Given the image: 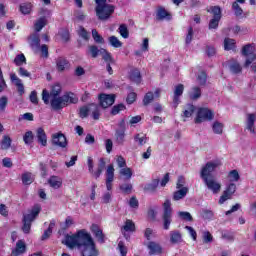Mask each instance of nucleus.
Wrapping results in <instances>:
<instances>
[{"instance_id":"obj_60","label":"nucleus","mask_w":256,"mask_h":256,"mask_svg":"<svg viewBox=\"0 0 256 256\" xmlns=\"http://www.w3.org/2000/svg\"><path fill=\"white\" fill-rule=\"evenodd\" d=\"M78 35H80V37H82V39H84L85 41L89 40V32H87V30H85L83 26L79 28Z\"/></svg>"},{"instance_id":"obj_12","label":"nucleus","mask_w":256,"mask_h":256,"mask_svg":"<svg viewBox=\"0 0 256 256\" xmlns=\"http://www.w3.org/2000/svg\"><path fill=\"white\" fill-rule=\"evenodd\" d=\"M52 143L56 145V147L65 149V147H67V138L61 132L55 133L52 135Z\"/></svg>"},{"instance_id":"obj_13","label":"nucleus","mask_w":256,"mask_h":256,"mask_svg":"<svg viewBox=\"0 0 256 256\" xmlns=\"http://www.w3.org/2000/svg\"><path fill=\"white\" fill-rule=\"evenodd\" d=\"M100 105L103 109H107V107H111L113 103H115V95L112 94H101L99 97Z\"/></svg>"},{"instance_id":"obj_40","label":"nucleus","mask_w":256,"mask_h":256,"mask_svg":"<svg viewBox=\"0 0 256 256\" xmlns=\"http://www.w3.org/2000/svg\"><path fill=\"white\" fill-rule=\"evenodd\" d=\"M130 79L134 83H141V72H139L137 69L132 70L130 73Z\"/></svg>"},{"instance_id":"obj_47","label":"nucleus","mask_w":256,"mask_h":256,"mask_svg":"<svg viewBox=\"0 0 256 256\" xmlns=\"http://www.w3.org/2000/svg\"><path fill=\"white\" fill-rule=\"evenodd\" d=\"M228 179L230 183H236L240 179L239 172L237 170L230 171L228 174Z\"/></svg>"},{"instance_id":"obj_33","label":"nucleus","mask_w":256,"mask_h":256,"mask_svg":"<svg viewBox=\"0 0 256 256\" xmlns=\"http://www.w3.org/2000/svg\"><path fill=\"white\" fill-rule=\"evenodd\" d=\"M134 141L138 145L143 146V145H145V143H147L148 138H147V135H145L143 133H138L134 136Z\"/></svg>"},{"instance_id":"obj_23","label":"nucleus","mask_w":256,"mask_h":256,"mask_svg":"<svg viewBox=\"0 0 256 256\" xmlns=\"http://www.w3.org/2000/svg\"><path fill=\"white\" fill-rule=\"evenodd\" d=\"M183 91H185V86H183V84L175 86L173 103L176 104V107L179 105V97L183 95Z\"/></svg>"},{"instance_id":"obj_27","label":"nucleus","mask_w":256,"mask_h":256,"mask_svg":"<svg viewBox=\"0 0 256 256\" xmlns=\"http://www.w3.org/2000/svg\"><path fill=\"white\" fill-rule=\"evenodd\" d=\"M40 43L41 40L39 39L38 34H33L32 36H30V46L32 47V49L38 51Z\"/></svg>"},{"instance_id":"obj_38","label":"nucleus","mask_w":256,"mask_h":256,"mask_svg":"<svg viewBox=\"0 0 256 256\" xmlns=\"http://www.w3.org/2000/svg\"><path fill=\"white\" fill-rule=\"evenodd\" d=\"M45 25H47V18L42 17V18L38 19L36 21V23L34 24L35 31H37V33H39V31H41V29H43V27H45Z\"/></svg>"},{"instance_id":"obj_37","label":"nucleus","mask_w":256,"mask_h":256,"mask_svg":"<svg viewBox=\"0 0 256 256\" xmlns=\"http://www.w3.org/2000/svg\"><path fill=\"white\" fill-rule=\"evenodd\" d=\"M35 181V178L33 177V174L26 172L22 175V183L23 185H31Z\"/></svg>"},{"instance_id":"obj_7","label":"nucleus","mask_w":256,"mask_h":256,"mask_svg":"<svg viewBox=\"0 0 256 256\" xmlns=\"http://www.w3.org/2000/svg\"><path fill=\"white\" fill-rule=\"evenodd\" d=\"M215 114L209 108H198L195 123H204V121H213Z\"/></svg>"},{"instance_id":"obj_51","label":"nucleus","mask_w":256,"mask_h":256,"mask_svg":"<svg viewBox=\"0 0 256 256\" xmlns=\"http://www.w3.org/2000/svg\"><path fill=\"white\" fill-rule=\"evenodd\" d=\"M14 63L17 65V67H21L23 63H27V59L25 58L24 54H18L14 59Z\"/></svg>"},{"instance_id":"obj_48","label":"nucleus","mask_w":256,"mask_h":256,"mask_svg":"<svg viewBox=\"0 0 256 256\" xmlns=\"http://www.w3.org/2000/svg\"><path fill=\"white\" fill-rule=\"evenodd\" d=\"M11 147V137L9 136H3V139L1 141V149L4 151H7Z\"/></svg>"},{"instance_id":"obj_15","label":"nucleus","mask_w":256,"mask_h":256,"mask_svg":"<svg viewBox=\"0 0 256 256\" xmlns=\"http://www.w3.org/2000/svg\"><path fill=\"white\" fill-rule=\"evenodd\" d=\"M255 119H256L255 114H247V118H246V129H247V131H249L250 133H252V135H255V133H256V129H255Z\"/></svg>"},{"instance_id":"obj_52","label":"nucleus","mask_w":256,"mask_h":256,"mask_svg":"<svg viewBox=\"0 0 256 256\" xmlns=\"http://www.w3.org/2000/svg\"><path fill=\"white\" fill-rule=\"evenodd\" d=\"M8 103H9V98H7V96H2L0 98V113H3V111H5Z\"/></svg>"},{"instance_id":"obj_36","label":"nucleus","mask_w":256,"mask_h":256,"mask_svg":"<svg viewBox=\"0 0 256 256\" xmlns=\"http://www.w3.org/2000/svg\"><path fill=\"white\" fill-rule=\"evenodd\" d=\"M100 55L107 64L113 63V57L111 56V53H109V51H107L106 49L101 48Z\"/></svg>"},{"instance_id":"obj_22","label":"nucleus","mask_w":256,"mask_h":256,"mask_svg":"<svg viewBox=\"0 0 256 256\" xmlns=\"http://www.w3.org/2000/svg\"><path fill=\"white\" fill-rule=\"evenodd\" d=\"M36 137H37L38 143L42 144V147L47 146V134H45V130L43 128H38L36 130Z\"/></svg>"},{"instance_id":"obj_9","label":"nucleus","mask_w":256,"mask_h":256,"mask_svg":"<svg viewBox=\"0 0 256 256\" xmlns=\"http://www.w3.org/2000/svg\"><path fill=\"white\" fill-rule=\"evenodd\" d=\"M61 84H55L51 87L50 93L47 89L42 91V100L44 101L45 105H49V98L51 97H59L61 96Z\"/></svg>"},{"instance_id":"obj_28","label":"nucleus","mask_w":256,"mask_h":256,"mask_svg":"<svg viewBox=\"0 0 256 256\" xmlns=\"http://www.w3.org/2000/svg\"><path fill=\"white\" fill-rule=\"evenodd\" d=\"M58 71H65L69 67V62L67 59L60 57L56 61Z\"/></svg>"},{"instance_id":"obj_57","label":"nucleus","mask_w":256,"mask_h":256,"mask_svg":"<svg viewBox=\"0 0 256 256\" xmlns=\"http://www.w3.org/2000/svg\"><path fill=\"white\" fill-rule=\"evenodd\" d=\"M232 8H233L234 13H235V15H236L237 17L243 15V9H241V6H239V3L234 2V3L232 4Z\"/></svg>"},{"instance_id":"obj_30","label":"nucleus","mask_w":256,"mask_h":256,"mask_svg":"<svg viewBox=\"0 0 256 256\" xmlns=\"http://www.w3.org/2000/svg\"><path fill=\"white\" fill-rule=\"evenodd\" d=\"M133 231H135V223L131 220H126L122 227V233H133Z\"/></svg>"},{"instance_id":"obj_39","label":"nucleus","mask_w":256,"mask_h":256,"mask_svg":"<svg viewBox=\"0 0 256 256\" xmlns=\"http://www.w3.org/2000/svg\"><path fill=\"white\" fill-rule=\"evenodd\" d=\"M193 113H195V107L193 106V104H188L184 108L182 117L189 118L191 117V115H193Z\"/></svg>"},{"instance_id":"obj_14","label":"nucleus","mask_w":256,"mask_h":256,"mask_svg":"<svg viewBox=\"0 0 256 256\" xmlns=\"http://www.w3.org/2000/svg\"><path fill=\"white\" fill-rule=\"evenodd\" d=\"M10 79L12 83L17 87L18 93L23 95L25 93V86L23 85V80L17 77L15 73L10 74Z\"/></svg>"},{"instance_id":"obj_42","label":"nucleus","mask_w":256,"mask_h":256,"mask_svg":"<svg viewBox=\"0 0 256 256\" xmlns=\"http://www.w3.org/2000/svg\"><path fill=\"white\" fill-rule=\"evenodd\" d=\"M118 33L123 39H129V29L127 28V25L121 24L118 28Z\"/></svg>"},{"instance_id":"obj_10","label":"nucleus","mask_w":256,"mask_h":256,"mask_svg":"<svg viewBox=\"0 0 256 256\" xmlns=\"http://www.w3.org/2000/svg\"><path fill=\"white\" fill-rule=\"evenodd\" d=\"M207 189L211 191L214 195H217V193H221V182H219L215 178H206L203 180Z\"/></svg>"},{"instance_id":"obj_18","label":"nucleus","mask_w":256,"mask_h":256,"mask_svg":"<svg viewBox=\"0 0 256 256\" xmlns=\"http://www.w3.org/2000/svg\"><path fill=\"white\" fill-rule=\"evenodd\" d=\"M48 184L52 189H61L63 187V179L59 176H51L48 179Z\"/></svg>"},{"instance_id":"obj_43","label":"nucleus","mask_w":256,"mask_h":256,"mask_svg":"<svg viewBox=\"0 0 256 256\" xmlns=\"http://www.w3.org/2000/svg\"><path fill=\"white\" fill-rule=\"evenodd\" d=\"M88 51L91 54V57H93V59H97V57H99V55H101V49H99L95 45L89 46Z\"/></svg>"},{"instance_id":"obj_55","label":"nucleus","mask_w":256,"mask_h":256,"mask_svg":"<svg viewBox=\"0 0 256 256\" xmlns=\"http://www.w3.org/2000/svg\"><path fill=\"white\" fill-rule=\"evenodd\" d=\"M23 140L26 143V145H31L33 143V132L31 131L26 132L23 137Z\"/></svg>"},{"instance_id":"obj_20","label":"nucleus","mask_w":256,"mask_h":256,"mask_svg":"<svg viewBox=\"0 0 256 256\" xmlns=\"http://www.w3.org/2000/svg\"><path fill=\"white\" fill-rule=\"evenodd\" d=\"M187 193H189L188 187L180 188L173 193V200L181 201V199H185V197H187Z\"/></svg>"},{"instance_id":"obj_32","label":"nucleus","mask_w":256,"mask_h":256,"mask_svg":"<svg viewBox=\"0 0 256 256\" xmlns=\"http://www.w3.org/2000/svg\"><path fill=\"white\" fill-rule=\"evenodd\" d=\"M104 170H105V160L101 158L99 160L97 171L93 173V177H95V179H99V177H101V173H103Z\"/></svg>"},{"instance_id":"obj_16","label":"nucleus","mask_w":256,"mask_h":256,"mask_svg":"<svg viewBox=\"0 0 256 256\" xmlns=\"http://www.w3.org/2000/svg\"><path fill=\"white\" fill-rule=\"evenodd\" d=\"M170 235V243L172 245H179V243H183V235L178 230H172L169 233Z\"/></svg>"},{"instance_id":"obj_46","label":"nucleus","mask_w":256,"mask_h":256,"mask_svg":"<svg viewBox=\"0 0 256 256\" xmlns=\"http://www.w3.org/2000/svg\"><path fill=\"white\" fill-rule=\"evenodd\" d=\"M157 187H159V179H154L151 183L146 184L144 189L145 191H155Z\"/></svg>"},{"instance_id":"obj_26","label":"nucleus","mask_w":256,"mask_h":256,"mask_svg":"<svg viewBox=\"0 0 256 256\" xmlns=\"http://www.w3.org/2000/svg\"><path fill=\"white\" fill-rule=\"evenodd\" d=\"M225 125H223V123L219 122V121H215L212 124V131L215 135H223V129H224Z\"/></svg>"},{"instance_id":"obj_62","label":"nucleus","mask_w":256,"mask_h":256,"mask_svg":"<svg viewBox=\"0 0 256 256\" xmlns=\"http://www.w3.org/2000/svg\"><path fill=\"white\" fill-rule=\"evenodd\" d=\"M124 109H125V105L118 104L112 108L111 113H112V115H117V114H119L120 111H124Z\"/></svg>"},{"instance_id":"obj_64","label":"nucleus","mask_w":256,"mask_h":256,"mask_svg":"<svg viewBox=\"0 0 256 256\" xmlns=\"http://www.w3.org/2000/svg\"><path fill=\"white\" fill-rule=\"evenodd\" d=\"M118 249L121 256H127V247H125V244L122 241L118 243Z\"/></svg>"},{"instance_id":"obj_54","label":"nucleus","mask_w":256,"mask_h":256,"mask_svg":"<svg viewBox=\"0 0 256 256\" xmlns=\"http://www.w3.org/2000/svg\"><path fill=\"white\" fill-rule=\"evenodd\" d=\"M178 217L180 219H183L184 221H193V216H191V213L189 212H178Z\"/></svg>"},{"instance_id":"obj_6","label":"nucleus","mask_w":256,"mask_h":256,"mask_svg":"<svg viewBox=\"0 0 256 256\" xmlns=\"http://www.w3.org/2000/svg\"><path fill=\"white\" fill-rule=\"evenodd\" d=\"M217 167H221V160H212L205 164L204 167H202L200 172L201 179H211L213 176H211V173L215 172V169Z\"/></svg>"},{"instance_id":"obj_45","label":"nucleus","mask_w":256,"mask_h":256,"mask_svg":"<svg viewBox=\"0 0 256 256\" xmlns=\"http://www.w3.org/2000/svg\"><path fill=\"white\" fill-rule=\"evenodd\" d=\"M32 9H33V4L31 3H23L20 5V11L21 13H23V15H29Z\"/></svg>"},{"instance_id":"obj_59","label":"nucleus","mask_w":256,"mask_h":256,"mask_svg":"<svg viewBox=\"0 0 256 256\" xmlns=\"http://www.w3.org/2000/svg\"><path fill=\"white\" fill-rule=\"evenodd\" d=\"M197 81L200 85H205V83H207V74L205 72H200Z\"/></svg>"},{"instance_id":"obj_56","label":"nucleus","mask_w":256,"mask_h":256,"mask_svg":"<svg viewBox=\"0 0 256 256\" xmlns=\"http://www.w3.org/2000/svg\"><path fill=\"white\" fill-rule=\"evenodd\" d=\"M203 242L204 243H212L213 242V235H211V232L204 231L202 234Z\"/></svg>"},{"instance_id":"obj_50","label":"nucleus","mask_w":256,"mask_h":256,"mask_svg":"<svg viewBox=\"0 0 256 256\" xmlns=\"http://www.w3.org/2000/svg\"><path fill=\"white\" fill-rule=\"evenodd\" d=\"M120 175H122L123 177H125V179L129 180L131 179V177H133V171L131 170V168H122L120 169Z\"/></svg>"},{"instance_id":"obj_11","label":"nucleus","mask_w":256,"mask_h":256,"mask_svg":"<svg viewBox=\"0 0 256 256\" xmlns=\"http://www.w3.org/2000/svg\"><path fill=\"white\" fill-rule=\"evenodd\" d=\"M236 191H237V186L234 183L229 184L226 190L223 192L222 196L220 197L219 204L223 205L225 201H229V199L233 197Z\"/></svg>"},{"instance_id":"obj_31","label":"nucleus","mask_w":256,"mask_h":256,"mask_svg":"<svg viewBox=\"0 0 256 256\" xmlns=\"http://www.w3.org/2000/svg\"><path fill=\"white\" fill-rule=\"evenodd\" d=\"M115 179V168L113 165H109L106 170V182L113 183Z\"/></svg>"},{"instance_id":"obj_29","label":"nucleus","mask_w":256,"mask_h":256,"mask_svg":"<svg viewBox=\"0 0 256 256\" xmlns=\"http://www.w3.org/2000/svg\"><path fill=\"white\" fill-rule=\"evenodd\" d=\"M108 42L111 45V47H114L115 49H119L123 47V42L117 38V36H110L108 38Z\"/></svg>"},{"instance_id":"obj_58","label":"nucleus","mask_w":256,"mask_h":256,"mask_svg":"<svg viewBox=\"0 0 256 256\" xmlns=\"http://www.w3.org/2000/svg\"><path fill=\"white\" fill-rule=\"evenodd\" d=\"M120 189L123 193H131V191L133 190V185L130 183H125L120 185Z\"/></svg>"},{"instance_id":"obj_17","label":"nucleus","mask_w":256,"mask_h":256,"mask_svg":"<svg viewBox=\"0 0 256 256\" xmlns=\"http://www.w3.org/2000/svg\"><path fill=\"white\" fill-rule=\"evenodd\" d=\"M147 247L149 249V255H161L163 253V248L157 242H149Z\"/></svg>"},{"instance_id":"obj_25","label":"nucleus","mask_w":256,"mask_h":256,"mask_svg":"<svg viewBox=\"0 0 256 256\" xmlns=\"http://www.w3.org/2000/svg\"><path fill=\"white\" fill-rule=\"evenodd\" d=\"M157 19L159 21H163V19H167V21H171V14L165 10L163 7H159L157 10Z\"/></svg>"},{"instance_id":"obj_4","label":"nucleus","mask_w":256,"mask_h":256,"mask_svg":"<svg viewBox=\"0 0 256 256\" xmlns=\"http://www.w3.org/2000/svg\"><path fill=\"white\" fill-rule=\"evenodd\" d=\"M39 213H41V205L36 204L29 214L24 215L22 227L23 233H29L31 231V223H33L34 219H37Z\"/></svg>"},{"instance_id":"obj_3","label":"nucleus","mask_w":256,"mask_h":256,"mask_svg":"<svg viewBox=\"0 0 256 256\" xmlns=\"http://www.w3.org/2000/svg\"><path fill=\"white\" fill-rule=\"evenodd\" d=\"M115 13V6L107 0H96V15L100 21H107Z\"/></svg>"},{"instance_id":"obj_1","label":"nucleus","mask_w":256,"mask_h":256,"mask_svg":"<svg viewBox=\"0 0 256 256\" xmlns=\"http://www.w3.org/2000/svg\"><path fill=\"white\" fill-rule=\"evenodd\" d=\"M63 245H66L68 249H75L77 247L82 256H97V248H95V242L91 234L87 230H79L74 235H66L62 240Z\"/></svg>"},{"instance_id":"obj_53","label":"nucleus","mask_w":256,"mask_h":256,"mask_svg":"<svg viewBox=\"0 0 256 256\" xmlns=\"http://www.w3.org/2000/svg\"><path fill=\"white\" fill-rule=\"evenodd\" d=\"M210 11L214 15L213 18L221 19V8L219 6L211 7Z\"/></svg>"},{"instance_id":"obj_44","label":"nucleus","mask_w":256,"mask_h":256,"mask_svg":"<svg viewBox=\"0 0 256 256\" xmlns=\"http://www.w3.org/2000/svg\"><path fill=\"white\" fill-rule=\"evenodd\" d=\"M224 49L225 51H231L232 49H235V40L231 38H225Z\"/></svg>"},{"instance_id":"obj_8","label":"nucleus","mask_w":256,"mask_h":256,"mask_svg":"<svg viewBox=\"0 0 256 256\" xmlns=\"http://www.w3.org/2000/svg\"><path fill=\"white\" fill-rule=\"evenodd\" d=\"M242 55L246 58V61L244 63V67L247 69L253 61H256V55H255V47L251 44H247L242 48Z\"/></svg>"},{"instance_id":"obj_2","label":"nucleus","mask_w":256,"mask_h":256,"mask_svg":"<svg viewBox=\"0 0 256 256\" xmlns=\"http://www.w3.org/2000/svg\"><path fill=\"white\" fill-rule=\"evenodd\" d=\"M78 99L74 93H67L63 96H54L49 98V103L54 111H59L63 107H67L69 103H77Z\"/></svg>"},{"instance_id":"obj_24","label":"nucleus","mask_w":256,"mask_h":256,"mask_svg":"<svg viewBox=\"0 0 256 256\" xmlns=\"http://www.w3.org/2000/svg\"><path fill=\"white\" fill-rule=\"evenodd\" d=\"M25 249H26L25 242H24L23 240H19V241L16 243V248H15V250L12 251V255H13V256L23 255V253H25Z\"/></svg>"},{"instance_id":"obj_5","label":"nucleus","mask_w":256,"mask_h":256,"mask_svg":"<svg viewBox=\"0 0 256 256\" xmlns=\"http://www.w3.org/2000/svg\"><path fill=\"white\" fill-rule=\"evenodd\" d=\"M163 229L169 231L171 223L173 222V208H171V200H165L163 203Z\"/></svg>"},{"instance_id":"obj_19","label":"nucleus","mask_w":256,"mask_h":256,"mask_svg":"<svg viewBox=\"0 0 256 256\" xmlns=\"http://www.w3.org/2000/svg\"><path fill=\"white\" fill-rule=\"evenodd\" d=\"M91 231L93 235L96 237L98 243H105V235H103V231L99 229V226L93 224L91 226Z\"/></svg>"},{"instance_id":"obj_61","label":"nucleus","mask_w":256,"mask_h":256,"mask_svg":"<svg viewBox=\"0 0 256 256\" xmlns=\"http://www.w3.org/2000/svg\"><path fill=\"white\" fill-rule=\"evenodd\" d=\"M219 21H221V18H212L209 23V29H217Z\"/></svg>"},{"instance_id":"obj_41","label":"nucleus","mask_w":256,"mask_h":256,"mask_svg":"<svg viewBox=\"0 0 256 256\" xmlns=\"http://www.w3.org/2000/svg\"><path fill=\"white\" fill-rule=\"evenodd\" d=\"M115 137H116L117 143H119L120 145H123V143H125V130L117 129L115 133Z\"/></svg>"},{"instance_id":"obj_63","label":"nucleus","mask_w":256,"mask_h":256,"mask_svg":"<svg viewBox=\"0 0 256 256\" xmlns=\"http://www.w3.org/2000/svg\"><path fill=\"white\" fill-rule=\"evenodd\" d=\"M193 41V28H188V33L186 35L185 43L186 45H189Z\"/></svg>"},{"instance_id":"obj_34","label":"nucleus","mask_w":256,"mask_h":256,"mask_svg":"<svg viewBox=\"0 0 256 256\" xmlns=\"http://www.w3.org/2000/svg\"><path fill=\"white\" fill-rule=\"evenodd\" d=\"M189 97L193 101L199 99V97H201V88L197 86L192 87V89L189 92Z\"/></svg>"},{"instance_id":"obj_35","label":"nucleus","mask_w":256,"mask_h":256,"mask_svg":"<svg viewBox=\"0 0 256 256\" xmlns=\"http://www.w3.org/2000/svg\"><path fill=\"white\" fill-rule=\"evenodd\" d=\"M229 69H230L231 73H233L234 75H237V74L241 73V71H243L241 64H239V62H237V61H233L229 65Z\"/></svg>"},{"instance_id":"obj_49","label":"nucleus","mask_w":256,"mask_h":256,"mask_svg":"<svg viewBox=\"0 0 256 256\" xmlns=\"http://www.w3.org/2000/svg\"><path fill=\"white\" fill-rule=\"evenodd\" d=\"M92 37L95 41V43H98L100 45H103L105 43V39L102 38V36L97 32V30H92Z\"/></svg>"},{"instance_id":"obj_21","label":"nucleus","mask_w":256,"mask_h":256,"mask_svg":"<svg viewBox=\"0 0 256 256\" xmlns=\"http://www.w3.org/2000/svg\"><path fill=\"white\" fill-rule=\"evenodd\" d=\"M160 95H161V89H156L154 94L153 92L146 93L143 99L144 105H149V103H151L153 99H155V97H160Z\"/></svg>"}]
</instances>
